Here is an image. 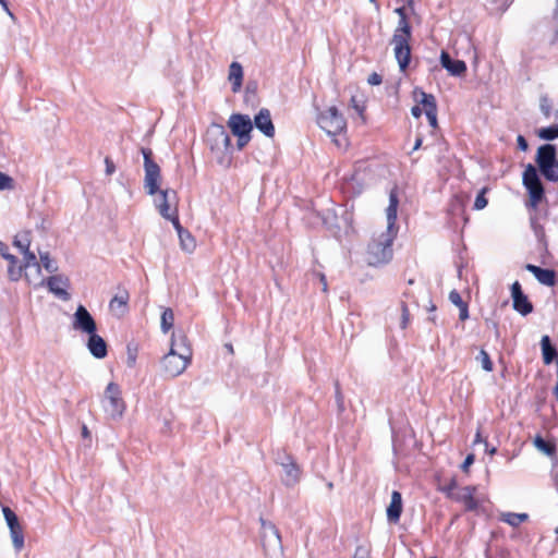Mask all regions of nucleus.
<instances>
[{
    "instance_id": "58836bf2",
    "label": "nucleus",
    "mask_w": 558,
    "mask_h": 558,
    "mask_svg": "<svg viewBox=\"0 0 558 558\" xmlns=\"http://www.w3.org/2000/svg\"><path fill=\"white\" fill-rule=\"evenodd\" d=\"M458 483L456 478H451L448 484H445L440 487V490L446 494L448 498H452L456 492L459 489Z\"/></svg>"
},
{
    "instance_id": "72a5a7b5",
    "label": "nucleus",
    "mask_w": 558,
    "mask_h": 558,
    "mask_svg": "<svg viewBox=\"0 0 558 558\" xmlns=\"http://www.w3.org/2000/svg\"><path fill=\"white\" fill-rule=\"evenodd\" d=\"M13 547L16 551H20L24 547V536L22 526L10 530Z\"/></svg>"
},
{
    "instance_id": "69168bd1",
    "label": "nucleus",
    "mask_w": 558,
    "mask_h": 558,
    "mask_svg": "<svg viewBox=\"0 0 558 558\" xmlns=\"http://www.w3.org/2000/svg\"><path fill=\"white\" fill-rule=\"evenodd\" d=\"M482 437H481V433L480 430H477L476 435H475V439H474V444H477V442H482Z\"/></svg>"
},
{
    "instance_id": "37998d69",
    "label": "nucleus",
    "mask_w": 558,
    "mask_h": 558,
    "mask_svg": "<svg viewBox=\"0 0 558 558\" xmlns=\"http://www.w3.org/2000/svg\"><path fill=\"white\" fill-rule=\"evenodd\" d=\"M449 300L452 304H454L456 306L460 307L464 304H466L465 302H463L460 293L456 290H452L450 293H449Z\"/></svg>"
},
{
    "instance_id": "c9c22d12",
    "label": "nucleus",
    "mask_w": 558,
    "mask_h": 558,
    "mask_svg": "<svg viewBox=\"0 0 558 558\" xmlns=\"http://www.w3.org/2000/svg\"><path fill=\"white\" fill-rule=\"evenodd\" d=\"M27 268L28 267L24 266V262L22 264H20V265H17V264H10L9 268H8L9 278L12 281H17L22 277L23 270L27 269Z\"/></svg>"
},
{
    "instance_id": "9d476101",
    "label": "nucleus",
    "mask_w": 558,
    "mask_h": 558,
    "mask_svg": "<svg viewBox=\"0 0 558 558\" xmlns=\"http://www.w3.org/2000/svg\"><path fill=\"white\" fill-rule=\"evenodd\" d=\"M13 245L23 254L24 266L35 267L37 274H40V264L37 262L35 253L29 251L31 233L28 231L17 233L14 238Z\"/></svg>"
},
{
    "instance_id": "20e7f679",
    "label": "nucleus",
    "mask_w": 558,
    "mask_h": 558,
    "mask_svg": "<svg viewBox=\"0 0 558 558\" xmlns=\"http://www.w3.org/2000/svg\"><path fill=\"white\" fill-rule=\"evenodd\" d=\"M260 543L266 558H282L281 535L276 525L260 518Z\"/></svg>"
},
{
    "instance_id": "4d7b16f0",
    "label": "nucleus",
    "mask_w": 558,
    "mask_h": 558,
    "mask_svg": "<svg viewBox=\"0 0 558 558\" xmlns=\"http://www.w3.org/2000/svg\"><path fill=\"white\" fill-rule=\"evenodd\" d=\"M351 102H352L353 108L356 110V112H357L359 114H361V116H362V114H363V111H364V107H363V106H361V105L356 101V98H355V97H352V98H351Z\"/></svg>"
},
{
    "instance_id": "ea45409f",
    "label": "nucleus",
    "mask_w": 558,
    "mask_h": 558,
    "mask_svg": "<svg viewBox=\"0 0 558 558\" xmlns=\"http://www.w3.org/2000/svg\"><path fill=\"white\" fill-rule=\"evenodd\" d=\"M486 189H483L475 198L474 209L482 210L487 206V199L485 197Z\"/></svg>"
},
{
    "instance_id": "f704fd0d",
    "label": "nucleus",
    "mask_w": 558,
    "mask_h": 558,
    "mask_svg": "<svg viewBox=\"0 0 558 558\" xmlns=\"http://www.w3.org/2000/svg\"><path fill=\"white\" fill-rule=\"evenodd\" d=\"M40 257V264L48 272H57L58 271V265L57 263L50 258V255L48 252H39Z\"/></svg>"
},
{
    "instance_id": "bb28decb",
    "label": "nucleus",
    "mask_w": 558,
    "mask_h": 558,
    "mask_svg": "<svg viewBox=\"0 0 558 558\" xmlns=\"http://www.w3.org/2000/svg\"><path fill=\"white\" fill-rule=\"evenodd\" d=\"M283 469V484L286 486H294L300 480V469L295 461L287 464Z\"/></svg>"
},
{
    "instance_id": "a19ab883",
    "label": "nucleus",
    "mask_w": 558,
    "mask_h": 558,
    "mask_svg": "<svg viewBox=\"0 0 558 558\" xmlns=\"http://www.w3.org/2000/svg\"><path fill=\"white\" fill-rule=\"evenodd\" d=\"M410 323V312H409V308H408V305L402 302L401 303V322H400V327L402 329L407 328L408 325Z\"/></svg>"
},
{
    "instance_id": "b1692460",
    "label": "nucleus",
    "mask_w": 558,
    "mask_h": 558,
    "mask_svg": "<svg viewBox=\"0 0 558 558\" xmlns=\"http://www.w3.org/2000/svg\"><path fill=\"white\" fill-rule=\"evenodd\" d=\"M173 227L175 228V230L178 232L181 248L187 253H192L196 246L195 240L192 236V234L182 228L179 220L174 221Z\"/></svg>"
},
{
    "instance_id": "c03bdc74",
    "label": "nucleus",
    "mask_w": 558,
    "mask_h": 558,
    "mask_svg": "<svg viewBox=\"0 0 558 558\" xmlns=\"http://www.w3.org/2000/svg\"><path fill=\"white\" fill-rule=\"evenodd\" d=\"M12 189V179L0 172V191Z\"/></svg>"
},
{
    "instance_id": "ddd939ff",
    "label": "nucleus",
    "mask_w": 558,
    "mask_h": 558,
    "mask_svg": "<svg viewBox=\"0 0 558 558\" xmlns=\"http://www.w3.org/2000/svg\"><path fill=\"white\" fill-rule=\"evenodd\" d=\"M476 490V486L460 487L451 499L457 502L463 504L465 510L475 511L478 508V500L474 496Z\"/></svg>"
},
{
    "instance_id": "6e6d98bb",
    "label": "nucleus",
    "mask_w": 558,
    "mask_h": 558,
    "mask_svg": "<svg viewBox=\"0 0 558 558\" xmlns=\"http://www.w3.org/2000/svg\"><path fill=\"white\" fill-rule=\"evenodd\" d=\"M0 4L3 8L4 12L10 16V19L12 21H15V15L10 11L8 2L5 0H0Z\"/></svg>"
},
{
    "instance_id": "774afa93",
    "label": "nucleus",
    "mask_w": 558,
    "mask_h": 558,
    "mask_svg": "<svg viewBox=\"0 0 558 558\" xmlns=\"http://www.w3.org/2000/svg\"><path fill=\"white\" fill-rule=\"evenodd\" d=\"M554 393H555V396H556V398L558 400V381H557V385H556V387L554 389Z\"/></svg>"
},
{
    "instance_id": "7c9ffc66",
    "label": "nucleus",
    "mask_w": 558,
    "mask_h": 558,
    "mask_svg": "<svg viewBox=\"0 0 558 558\" xmlns=\"http://www.w3.org/2000/svg\"><path fill=\"white\" fill-rule=\"evenodd\" d=\"M417 94V90H415ZM420 100L418 102L424 107L425 113L429 111H437L436 100L432 94H426L423 90L418 92Z\"/></svg>"
},
{
    "instance_id": "c85d7f7f",
    "label": "nucleus",
    "mask_w": 558,
    "mask_h": 558,
    "mask_svg": "<svg viewBox=\"0 0 558 558\" xmlns=\"http://www.w3.org/2000/svg\"><path fill=\"white\" fill-rule=\"evenodd\" d=\"M534 447L543 454L553 458L556 453L554 444L546 441L543 437L536 436L533 440Z\"/></svg>"
},
{
    "instance_id": "8fccbe9b",
    "label": "nucleus",
    "mask_w": 558,
    "mask_h": 558,
    "mask_svg": "<svg viewBox=\"0 0 558 558\" xmlns=\"http://www.w3.org/2000/svg\"><path fill=\"white\" fill-rule=\"evenodd\" d=\"M473 462H474V454L470 453L466 456L465 460L463 461L461 469L463 471H468V469L470 468V465L473 464Z\"/></svg>"
},
{
    "instance_id": "0e129e2a",
    "label": "nucleus",
    "mask_w": 558,
    "mask_h": 558,
    "mask_svg": "<svg viewBox=\"0 0 558 558\" xmlns=\"http://www.w3.org/2000/svg\"><path fill=\"white\" fill-rule=\"evenodd\" d=\"M421 145H422V138H417V140L415 141V144H414L413 149H414V150L418 149V148L421 147Z\"/></svg>"
},
{
    "instance_id": "680f3d73",
    "label": "nucleus",
    "mask_w": 558,
    "mask_h": 558,
    "mask_svg": "<svg viewBox=\"0 0 558 558\" xmlns=\"http://www.w3.org/2000/svg\"><path fill=\"white\" fill-rule=\"evenodd\" d=\"M319 279L323 283V291L326 292L327 291V282H326V278H325V275L324 274H319Z\"/></svg>"
},
{
    "instance_id": "0eeeda50",
    "label": "nucleus",
    "mask_w": 558,
    "mask_h": 558,
    "mask_svg": "<svg viewBox=\"0 0 558 558\" xmlns=\"http://www.w3.org/2000/svg\"><path fill=\"white\" fill-rule=\"evenodd\" d=\"M317 122L320 129L330 136L340 134L347 128L345 119L333 106L322 112L318 116Z\"/></svg>"
},
{
    "instance_id": "49530a36",
    "label": "nucleus",
    "mask_w": 558,
    "mask_h": 558,
    "mask_svg": "<svg viewBox=\"0 0 558 558\" xmlns=\"http://www.w3.org/2000/svg\"><path fill=\"white\" fill-rule=\"evenodd\" d=\"M142 154H143V157H144V167H147L148 163H156L153 159H151V156H153V153L150 149L148 148H142Z\"/></svg>"
},
{
    "instance_id": "4be33fe9",
    "label": "nucleus",
    "mask_w": 558,
    "mask_h": 558,
    "mask_svg": "<svg viewBox=\"0 0 558 558\" xmlns=\"http://www.w3.org/2000/svg\"><path fill=\"white\" fill-rule=\"evenodd\" d=\"M402 512V497L397 490L391 494V500L387 508V519L390 523H397Z\"/></svg>"
},
{
    "instance_id": "423d86ee",
    "label": "nucleus",
    "mask_w": 558,
    "mask_h": 558,
    "mask_svg": "<svg viewBox=\"0 0 558 558\" xmlns=\"http://www.w3.org/2000/svg\"><path fill=\"white\" fill-rule=\"evenodd\" d=\"M536 162L542 174L549 181L558 180V162L556 160L555 146L550 144L543 145L537 150Z\"/></svg>"
},
{
    "instance_id": "603ef678",
    "label": "nucleus",
    "mask_w": 558,
    "mask_h": 558,
    "mask_svg": "<svg viewBox=\"0 0 558 558\" xmlns=\"http://www.w3.org/2000/svg\"><path fill=\"white\" fill-rule=\"evenodd\" d=\"M354 558H369L367 549L362 546H359L355 550Z\"/></svg>"
},
{
    "instance_id": "6ab92c4d",
    "label": "nucleus",
    "mask_w": 558,
    "mask_h": 558,
    "mask_svg": "<svg viewBox=\"0 0 558 558\" xmlns=\"http://www.w3.org/2000/svg\"><path fill=\"white\" fill-rule=\"evenodd\" d=\"M440 64L452 76H462L466 72V64L462 60H453L448 52L441 51Z\"/></svg>"
},
{
    "instance_id": "a18cd8bd",
    "label": "nucleus",
    "mask_w": 558,
    "mask_h": 558,
    "mask_svg": "<svg viewBox=\"0 0 558 558\" xmlns=\"http://www.w3.org/2000/svg\"><path fill=\"white\" fill-rule=\"evenodd\" d=\"M238 137L236 147L239 150L243 149L251 141V134L235 135Z\"/></svg>"
},
{
    "instance_id": "dca6fc26",
    "label": "nucleus",
    "mask_w": 558,
    "mask_h": 558,
    "mask_svg": "<svg viewBox=\"0 0 558 558\" xmlns=\"http://www.w3.org/2000/svg\"><path fill=\"white\" fill-rule=\"evenodd\" d=\"M511 296L513 300V308L520 314L525 316L533 311L532 303L522 292L521 286L518 281L513 282L511 286Z\"/></svg>"
},
{
    "instance_id": "a878e982",
    "label": "nucleus",
    "mask_w": 558,
    "mask_h": 558,
    "mask_svg": "<svg viewBox=\"0 0 558 558\" xmlns=\"http://www.w3.org/2000/svg\"><path fill=\"white\" fill-rule=\"evenodd\" d=\"M129 301V293L126 291H122L119 294L114 295L110 301V310L114 314L121 316L126 311V305Z\"/></svg>"
},
{
    "instance_id": "aec40b11",
    "label": "nucleus",
    "mask_w": 558,
    "mask_h": 558,
    "mask_svg": "<svg viewBox=\"0 0 558 558\" xmlns=\"http://www.w3.org/2000/svg\"><path fill=\"white\" fill-rule=\"evenodd\" d=\"M172 351L182 357L192 360V349L189 345L187 338L184 333H172L169 352Z\"/></svg>"
},
{
    "instance_id": "3c124183",
    "label": "nucleus",
    "mask_w": 558,
    "mask_h": 558,
    "mask_svg": "<svg viewBox=\"0 0 558 558\" xmlns=\"http://www.w3.org/2000/svg\"><path fill=\"white\" fill-rule=\"evenodd\" d=\"M367 82L371 85H379L381 83V76L379 74H377V73H372L368 76Z\"/></svg>"
},
{
    "instance_id": "393cba45",
    "label": "nucleus",
    "mask_w": 558,
    "mask_h": 558,
    "mask_svg": "<svg viewBox=\"0 0 558 558\" xmlns=\"http://www.w3.org/2000/svg\"><path fill=\"white\" fill-rule=\"evenodd\" d=\"M228 80L232 84V92L238 93L241 89L243 80V69L239 62L230 64Z\"/></svg>"
},
{
    "instance_id": "7ed1b4c3",
    "label": "nucleus",
    "mask_w": 558,
    "mask_h": 558,
    "mask_svg": "<svg viewBox=\"0 0 558 558\" xmlns=\"http://www.w3.org/2000/svg\"><path fill=\"white\" fill-rule=\"evenodd\" d=\"M401 15L397 29L395 31L391 44L393 45L395 57L401 71H404L410 62L411 49L409 40L411 38V27L403 14L402 9H397Z\"/></svg>"
},
{
    "instance_id": "e433bc0d",
    "label": "nucleus",
    "mask_w": 558,
    "mask_h": 558,
    "mask_svg": "<svg viewBox=\"0 0 558 558\" xmlns=\"http://www.w3.org/2000/svg\"><path fill=\"white\" fill-rule=\"evenodd\" d=\"M538 136L546 141H551L558 137V125L543 128L538 131Z\"/></svg>"
},
{
    "instance_id": "bf43d9fd",
    "label": "nucleus",
    "mask_w": 558,
    "mask_h": 558,
    "mask_svg": "<svg viewBox=\"0 0 558 558\" xmlns=\"http://www.w3.org/2000/svg\"><path fill=\"white\" fill-rule=\"evenodd\" d=\"M3 257L9 262V265L17 264V258L14 255L9 254L8 252L3 253Z\"/></svg>"
},
{
    "instance_id": "6e6552de",
    "label": "nucleus",
    "mask_w": 558,
    "mask_h": 558,
    "mask_svg": "<svg viewBox=\"0 0 558 558\" xmlns=\"http://www.w3.org/2000/svg\"><path fill=\"white\" fill-rule=\"evenodd\" d=\"M155 205L158 208L159 214L165 218L174 223L178 218L177 210V192L173 190L159 191V196L155 199Z\"/></svg>"
},
{
    "instance_id": "4468645a",
    "label": "nucleus",
    "mask_w": 558,
    "mask_h": 558,
    "mask_svg": "<svg viewBox=\"0 0 558 558\" xmlns=\"http://www.w3.org/2000/svg\"><path fill=\"white\" fill-rule=\"evenodd\" d=\"M228 126L233 135L251 134L253 122L246 114L233 113L229 117Z\"/></svg>"
},
{
    "instance_id": "338daca9",
    "label": "nucleus",
    "mask_w": 558,
    "mask_h": 558,
    "mask_svg": "<svg viewBox=\"0 0 558 558\" xmlns=\"http://www.w3.org/2000/svg\"><path fill=\"white\" fill-rule=\"evenodd\" d=\"M7 252V246L4 243L0 242V254L3 256V253Z\"/></svg>"
},
{
    "instance_id": "f257e3e1",
    "label": "nucleus",
    "mask_w": 558,
    "mask_h": 558,
    "mask_svg": "<svg viewBox=\"0 0 558 558\" xmlns=\"http://www.w3.org/2000/svg\"><path fill=\"white\" fill-rule=\"evenodd\" d=\"M399 199L395 190L389 195V206L386 209L387 226L385 230L375 231L368 243L366 260L371 266L387 264L392 258V242L397 235V208Z\"/></svg>"
},
{
    "instance_id": "a211bd4d",
    "label": "nucleus",
    "mask_w": 558,
    "mask_h": 558,
    "mask_svg": "<svg viewBox=\"0 0 558 558\" xmlns=\"http://www.w3.org/2000/svg\"><path fill=\"white\" fill-rule=\"evenodd\" d=\"M47 287L50 292L63 301L70 299L65 288L69 287V279L63 276H51L47 279Z\"/></svg>"
},
{
    "instance_id": "1a4fd4ad",
    "label": "nucleus",
    "mask_w": 558,
    "mask_h": 558,
    "mask_svg": "<svg viewBox=\"0 0 558 558\" xmlns=\"http://www.w3.org/2000/svg\"><path fill=\"white\" fill-rule=\"evenodd\" d=\"M523 184L529 191L532 204L535 206L544 196V189L534 166L529 165L523 172Z\"/></svg>"
},
{
    "instance_id": "39448f33",
    "label": "nucleus",
    "mask_w": 558,
    "mask_h": 558,
    "mask_svg": "<svg viewBox=\"0 0 558 558\" xmlns=\"http://www.w3.org/2000/svg\"><path fill=\"white\" fill-rule=\"evenodd\" d=\"M102 408L111 420H119L125 411V402L122 399L120 387L116 383H109L102 397Z\"/></svg>"
},
{
    "instance_id": "79ce46f5",
    "label": "nucleus",
    "mask_w": 558,
    "mask_h": 558,
    "mask_svg": "<svg viewBox=\"0 0 558 558\" xmlns=\"http://www.w3.org/2000/svg\"><path fill=\"white\" fill-rule=\"evenodd\" d=\"M293 461L294 460L292 459V457L286 452H278L276 457V463L279 464L281 468H284L287 464Z\"/></svg>"
},
{
    "instance_id": "052dcab7",
    "label": "nucleus",
    "mask_w": 558,
    "mask_h": 558,
    "mask_svg": "<svg viewBox=\"0 0 558 558\" xmlns=\"http://www.w3.org/2000/svg\"><path fill=\"white\" fill-rule=\"evenodd\" d=\"M411 113L413 117L420 118L422 114V109L420 108V106H414L411 110Z\"/></svg>"
},
{
    "instance_id": "5701e85b",
    "label": "nucleus",
    "mask_w": 558,
    "mask_h": 558,
    "mask_svg": "<svg viewBox=\"0 0 558 558\" xmlns=\"http://www.w3.org/2000/svg\"><path fill=\"white\" fill-rule=\"evenodd\" d=\"M526 270L534 275V277L542 283L548 287L555 284V272L550 269H544L538 266L527 264Z\"/></svg>"
},
{
    "instance_id": "09e8293b",
    "label": "nucleus",
    "mask_w": 558,
    "mask_h": 558,
    "mask_svg": "<svg viewBox=\"0 0 558 558\" xmlns=\"http://www.w3.org/2000/svg\"><path fill=\"white\" fill-rule=\"evenodd\" d=\"M106 163V174L111 175L116 171V166L110 158L105 159Z\"/></svg>"
},
{
    "instance_id": "2eb2a0df",
    "label": "nucleus",
    "mask_w": 558,
    "mask_h": 558,
    "mask_svg": "<svg viewBox=\"0 0 558 558\" xmlns=\"http://www.w3.org/2000/svg\"><path fill=\"white\" fill-rule=\"evenodd\" d=\"M144 187L148 195H155L159 191L160 168L157 163H148L147 167H144Z\"/></svg>"
},
{
    "instance_id": "13d9d810",
    "label": "nucleus",
    "mask_w": 558,
    "mask_h": 558,
    "mask_svg": "<svg viewBox=\"0 0 558 558\" xmlns=\"http://www.w3.org/2000/svg\"><path fill=\"white\" fill-rule=\"evenodd\" d=\"M136 362V355L135 353L129 352L126 364L129 367H133Z\"/></svg>"
},
{
    "instance_id": "f8f14e48",
    "label": "nucleus",
    "mask_w": 558,
    "mask_h": 558,
    "mask_svg": "<svg viewBox=\"0 0 558 558\" xmlns=\"http://www.w3.org/2000/svg\"><path fill=\"white\" fill-rule=\"evenodd\" d=\"M72 327L74 330L87 335L96 332L97 330L95 319L83 305H78L75 313L73 314Z\"/></svg>"
},
{
    "instance_id": "5fc2aeb1",
    "label": "nucleus",
    "mask_w": 558,
    "mask_h": 558,
    "mask_svg": "<svg viewBox=\"0 0 558 558\" xmlns=\"http://www.w3.org/2000/svg\"><path fill=\"white\" fill-rule=\"evenodd\" d=\"M517 142H518V147L521 149V150H526L527 149V142L526 140L522 136V135H519L518 138H517Z\"/></svg>"
},
{
    "instance_id": "c756f323",
    "label": "nucleus",
    "mask_w": 558,
    "mask_h": 558,
    "mask_svg": "<svg viewBox=\"0 0 558 558\" xmlns=\"http://www.w3.org/2000/svg\"><path fill=\"white\" fill-rule=\"evenodd\" d=\"M527 518L529 515L526 513L502 512L500 514V520L513 527L519 526L522 522L526 521Z\"/></svg>"
},
{
    "instance_id": "9b49d317",
    "label": "nucleus",
    "mask_w": 558,
    "mask_h": 558,
    "mask_svg": "<svg viewBox=\"0 0 558 558\" xmlns=\"http://www.w3.org/2000/svg\"><path fill=\"white\" fill-rule=\"evenodd\" d=\"M191 363L190 359L182 357L172 352H168L161 360V367L166 376L174 378L181 375L189 364Z\"/></svg>"
},
{
    "instance_id": "f03ea898",
    "label": "nucleus",
    "mask_w": 558,
    "mask_h": 558,
    "mask_svg": "<svg viewBox=\"0 0 558 558\" xmlns=\"http://www.w3.org/2000/svg\"><path fill=\"white\" fill-rule=\"evenodd\" d=\"M206 144L219 165L228 166L230 163L231 138L222 125L214 123L207 129Z\"/></svg>"
},
{
    "instance_id": "412c9836",
    "label": "nucleus",
    "mask_w": 558,
    "mask_h": 558,
    "mask_svg": "<svg viewBox=\"0 0 558 558\" xmlns=\"http://www.w3.org/2000/svg\"><path fill=\"white\" fill-rule=\"evenodd\" d=\"M87 348L90 354L96 359H104L107 355L106 341L96 332L88 335Z\"/></svg>"
},
{
    "instance_id": "de8ad7c7",
    "label": "nucleus",
    "mask_w": 558,
    "mask_h": 558,
    "mask_svg": "<svg viewBox=\"0 0 558 558\" xmlns=\"http://www.w3.org/2000/svg\"><path fill=\"white\" fill-rule=\"evenodd\" d=\"M425 114L427 117L429 125L432 128H436L437 126V111H429V112H426Z\"/></svg>"
},
{
    "instance_id": "4c0bfd02",
    "label": "nucleus",
    "mask_w": 558,
    "mask_h": 558,
    "mask_svg": "<svg viewBox=\"0 0 558 558\" xmlns=\"http://www.w3.org/2000/svg\"><path fill=\"white\" fill-rule=\"evenodd\" d=\"M476 361L481 363L482 367L486 372L493 371V362L485 350H481L478 355L476 356Z\"/></svg>"
},
{
    "instance_id": "cd10ccee",
    "label": "nucleus",
    "mask_w": 558,
    "mask_h": 558,
    "mask_svg": "<svg viewBox=\"0 0 558 558\" xmlns=\"http://www.w3.org/2000/svg\"><path fill=\"white\" fill-rule=\"evenodd\" d=\"M542 355L544 364L549 365L553 363L556 357V349L551 345L550 338L548 336H543L541 340Z\"/></svg>"
},
{
    "instance_id": "e2e57ef3",
    "label": "nucleus",
    "mask_w": 558,
    "mask_h": 558,
    "mask_svg": "<svg viewBox=\"0 0 558 558\" xmlns=\"http://www.w3.org/2000/svg\"><path fill=\"white\" fill-rule=\"evenodd\" d=\"M82 436L84 438H88L90 436V433H89L87 426H85V425L82 427Z\"/></svg>"
},
{
    "instance_id": "2f4dec72",
    "label": "nucleus",
    "mask_w": 558,
    "mask_h": 558,
    "mask_svg": "<svg viewBox=\"0 0 558 558\" xmlns=\"http://www.w3.org/2000/svg\"><path fill=\"white\" fill-rule=\"evenodd\" d=\"M174 324V314L171 308H165L161 314V330L167 333Z\"/></svg>"
},
{
    "instance_id": "473e14b6",
    "label": "nucleus",
    "mask_w": 558,
    "mask_h": 558,
    "mask_svg": "<svg viewBox=\"0 0 558 558\" xmlns=\"http://www.w3.org/2000/svg\"><path fill=\"white\" fill-rule=\"evenodd\" d=\"M2 513H3V517L5 519L9 530H13L15 527L21 526L17 515L9 507H3Z\"/></svg>"
},
{
    "instance_id": "f3484780",
    "label": "nucleus",
    "mask_w": 558,
    "mask_h": 558,
    "mask_svg": "<svg viewBox=\"0 0 558 558\" xmlns=\"http://www.w3.org/2000/svg\"><path fill=\"white\" fill-rule=\"evenodd\" d=\"M265 136L274 137L275 126L271 120L270 111L268 109H260L254 118V124Z\"/></svg>"
},
{
    "instance_id": "864d4df0",
    "label": "nucleus",
    "mask_w": 558,
    "mask_h": 558,
    "mask_svg": "<svg viewBox=\"0 0 558 558\" xmlns=\"http://www.w3.org/2000/svg\"><path fill=\"white\" fill-rule=\"evenodd\" d=\"M460 310V314H459V318L461 320H465L469 318V308H468V304H464L462 306L459 307Z\"/></svg>"
}]
</instances>
